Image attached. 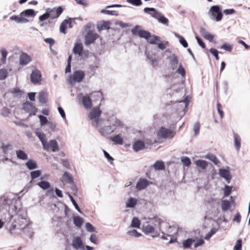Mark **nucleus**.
I'll list each match as a JSON object with an SVG mask.
<instances>
[{
    "mask_svg": "<svg viewBox=\"0 0 250 250\" xmlns=\"http://www.w3.org/2000/svg\"><path fill=\"white\" fill-rule=\"evenodd\" d=\"M51 19H54L58 18L62 13L63 9L61 6L52 9L48 8L47 10Z\"/></svg>",
    "mask_w": 250,
    "mask_h": 250,
    "instance_id": "nucleus-11",
    "label": "nucleus"
},
{
    "mask_svg": "<svg viewBox=\"0 0 250 250\" xmlns=\"http://www.w3.org/2000/svg\"><path fill=\"white\" fill-rule=\"evenodd\" d=\"M200 33L202 36L206 39L209 41L210 42H212L214 39V36L207 32L205 29L202 28L200 30Z\"/></svg>",
    "mask_w": 250,
    "mask_h": 250,
    "instance_id": "nucleus-25",
    "label": "nucleus"
},
{
    "mask_svg": "<svg viewBox=\"0 0 250 250\" xmlns=\"http://www.w3.org/2000/svg\"><path fill=\"white\" fill-rule=\"evenodd\" d=\"M217 111L220 115V118L222 119L224 117V112L223 111V107L221 104L218 102L217 104Z\"/></svg>",
    "mask_w": 250,
    "mask_h": 250,
    "instance_id": "nucleus-50",
    "label": "nucleus"
},
{
    "mask_svg": "<svg viewBox=\"0 0 250 250\" xmlns=\"http://www.w3.org/2000/svg\"><path fill=\"white\" fill-rule=\"evenodd\" d=\"M27 168L30 170H33L37 168V164L36 162L33 160H28L25 164Z\"/></svg>",
    "mask_w": 250,
    "mask_h": 250,
    "instance_id": "nucleus-31",
    "label": "nucleus"
},
{
    "mask_svg": "<svg viewBox=\"0 0 250 250\" xmlns=\"http://www.w3.org/2000/svg\"><path fill=\"white\" fill-rule=\"evenodd\" d=\"M157 19L159 21V22L164 24L168 25V20L167 19L161 15L160 14L159 15L158 17L157 18Z\"/></svg>",
    "mask_w": 250,
    "mask_h": 250,
    "instance_id": "nucleus-44",
    "label": "nucleus"
},
{
    "mask_svg": "<svg viewBox=\"0 0 250 250\" xmlns=\"http://www.w3.org/2000/svg\"><path fill=\"white\" fill-rule=\"evenodd\" d=\"M209 14L211 18L217 21H220L223 18V14L220 11V7L218 5H214L210 7Z\"/></svg>",
    "mask_w": 250,
    "mask_h": 250,
    "instance_id": "nucleus-4",
    "label": "nucleus"
},
{
    "mask_svg": "<svg viewBox=\"0 0 250 250\" xmlns=\"http://www.w3.org/2000/svg\"><path fill=\"white\" fill-rule=\"evenodd\" d=\"M127 234L129 235L130 236L135 237H138L141 236V234L139 232H138L135 229H132L129 230L127 232Z\"/></svg>",
    "mask_w": 250,
    "mask_h": 250,
    "instance_id": "nucleus-43",
    "label": "nucleus"
},
{
    "mask_svg": "<svg viewBox=\"0 0 250 250\" xmlns=\"http://www.w3.org/2000/svg\"><path fill=\"white\" fill-rule=\"evenodd\" d=\"M68 26H69V27H71V22L70 21L66 19L63 21L60 26V32L64 34H66L67 33L66 29L67 28Z\"/></svg>",
    "mask_w": 250,
    "mask_h": 250,
    "instance_id": "nucleus-19",
    "label": "nucleus"
},
{
    "mask_svg": "<svg viewBox=\"0 0 250 250\" xmlns=\"http://www.w3.org/2000/svg\"><path fill=\"white\" fill-rule=\"evenodd\" d=\"M209 52L215 57L216 60H219L218 51L216 49L211 48L210 49Z\"/></svg>",
    "mask_w": 250,
    "mask_h": 250,
    "instance_id": "nucleus-57",
    "label": "nucleus"
},
{
    "mask_svg": "<svg viewBox=\"0 0 250 250\" xmlns=\"http://www.w3.org/2000/svg\"><path fill=\"white\" fill-rule=\"evenodd\" d=\"M29 224V220L26 214H21L20 213V211H18L14 222H12L9 231L11 233H13V231L16 229L23 230Z\"/></svg>",
    "mask_w": 250,
    "mask_h": 250,
    "instance_id": "nucleus-1",
    "label": "nucleus"
},
{
    "mask_svg": "<svg viewBox=\"0 0 250 250\" xmlns=\"http://www.w3.org/2000/svg\"><path fill=\"white\" fill-rule=\"evenodd\" d=\"M23 109L27 112L30 113V115H35L37 111V108L31 103L26 102L23 104Z\"/></svg>",
    "mask_w": 250,
    "mask_h": 250,
    "instance_id": "nucleus-14",
    "label": "nucleus"
},
{
    "mask_svg": "<svg viewBox=\"0 0 250 250\" xmlns=\"http://www.w3.org/2000/svg\"><path fill=\"white\" fill-rule=\"evenodd\" d=\"M62 182L66 183H73V178L71 175L67 172H65L62 175Z\"/></svg>",
    "mask_w": 250,
    "mask_h": 250,
    "instance_id": "nucleus-21",
    "label": "nucleus"
},
{
    "mask_svg": "<svg viewBox=\"0 0 250 250\" xmlns=\"http://www.w3.org/2000/svg\"><path fill=\"white\" fill-rule=\"evenodd\" d=\"M38 185L43 189H47L50 187L49 182L47 181H41L38 183Z\"/></svg>",
    "mask_w": 250,
    "mask_h": 250,
    "instance_id": "nucleus-40",
    "label": "nucleus"
},
{
    "mask_svg": "<svg viewBox=\"0 0 250 250\" xmlns=\"http://www.w3.org/2000/svg\"><path fill=\"white\" fill-rule=\"evenodd\" d=\"M31 61V56L26 53L22 52L20 56L19 62L21 65H26L30 63Z\"/></svg>",
    "mask_w": 250,
    "mask_h": 250,
    "instance_id": "nucleus-12",
    "label": "nucleus"
},
{
    "mask_svg": "<svg viewBox=\"0 0 250 250\" xmlns=\"http://www.w3.org/2000/svg\"><path fill=\"white\" fill-rule=\"evenodd\" d=\"M82 102L85 108L88 109L92 107V100L89 96H83L82 98Z\"/></svg>",
    "mask_w": 250,
    "mask_h": 250,
    "instance_id": "nucleus-22",
    "label": "nucleus"
},
{
    "mask_svg": "<svg viewBox=\"0 0 250 250\" xmlns=\"http://www.w3.org/2000/svg\"><path fill=\"white\" fill-rule=\"evenodd\" d=\"M175 131L173 130L161 127L157 132V136L159 138L163 139H171L175 135Z\"/></svg>",
    "mask_w": 250,
    "mask_h": 250,
    "instance_id": "nucleus-3",
    "label": "nucleus"
},
{
    "mask_svg": "<svg viewBox=\"0 0 250 250\" xmlns=\"http://www.w3.org/2000/svg\"><path fill=\"white\" fill-rule=\"evenodd\" d=\"M149 182L146 179L140 178L136 185V188L141 190L146 188L149 185Z\"/></svg>",
    "mask_w": 250,
    "mask_h": 250,
    "instance_id": "nucleus-17",
    "label": "nucleus"
},
{
    "mask_svg": "<svg viewBox=\"0 0 250 250\" xmlns=\"http://www.w3.org/2000/svg\"><path fill=\"white\" fill-rule=\"evenodd\" d=\"M220 176L224 178L226 181L229 183L231 179V175L230 171L226 169H220L219 170Z\"/></svg>",
    "mask_w": 250,
    "mask_h": 250,
    "instance_id": "nucleus-16",
    "label": "nucleus"
},
{
    "mask_svg": "<svg viewBox=\"0 0 250 250\" xmlns=\"http://www.w3.org/2000/svg\"><path fill=\"white\" fill-rule=\"evenodd\" d=\"M234 146L236 149L239 150L241 147V138L238 134L234 133Z\"/></svg>",
    "mask_w": 250,
    "mask_h": 250,
    "instance_id": "nucleus-28",
    "label": "nucleus"
},
{
    "mask_svg": "<svg viewBox=\"0 0 250 250\" xmlns=\"http://www.w3.org/2000/svg\"><path fill=\"white\" fill-rule=\"evenodd\" d=\"M194 243V249L202 246L204 244L205 241L204 239H194L193 238H188L187 240L183 241L182 245L184 249H191V246Z\"/></svg>",
    "mask_w": 250,
    "mask_h": 250,
    "instance_id": "nucleus-2",
    "label": "nucleus"
},
{
    "mask_svg": "<svg viewBox=\"0 0 250 250\" xmlns=\"http://www.w3.org/2000/svg\"><path fill=\"white\" fill-rule=\"evenodd\" d=\"M137 204V200L133 197H130L126 202V207L134 208Z\"/></svg>",
    "mask_w": 250,
    "mask_h": 250,
    "instance_id": "nucleus-29",
    "label": "nucleus"
},
{
    "mask_svg": "<svg viewBox=\"0 0 250 250\" xmlns=\"http://www.w3.org/2000/svg\"><path fill=\"white\" fill-rule=\"evenodd\" d=\"M16 154L17 157L22 160H26L28 159L27 155L22 150L16 151Z\"/></svg>",
    "mask_w": 250,
    "mask_h": 250,
    "instance_id": "nucleus-34",
    "label": "nucleus"
},
{
    "mask_svg": "<svg viewBox=\"0 0 250 250\" xmlns=\"http://www.w3.org/2000/svg\"><path fill=\"white\" fill-rule=\"evenodd\" d=\"M36 15V13L33 9H29L22 11L20 14V16L25 18H34Z\"/></svg>",
    "mask_w": 250,
    "mask_h": 250,
    "instance_id": "nucleus-20",
    "label": "nucleus"
},
{
    "mask_svg": "<svg viewBox=\"0 0 250 250\" xmlns=\"http://www.w3.org/2000/svg\"><path fill=\"white\" fill-rule=\"evenodd\" d=\"M127 1L135 6H139L142 4L141 0H127Z\"/></svg>",
    "mask_w": 250,
    "mask_h": 250,
    "instance_id": "nucleus-56",
    "label": "nucleus"
},
{
    "mask_svg": "<svg viewBox=\"0 0 250 250\" xmlns=\"http://www.w3.org/2000/svg\"><path fill=\"white\" fill-rule=\"evenodd\" d=\"M84 75V73L82 70L75 71L72 75H70L69 76V82L71 83L75 82H81L83 80Z\"/></svg>",
    "mask_w": 250,
    "mask_h": 250,
    "instance_id": "nucleus-5",
    "label": "nucleus"
},
{
    "mask_svg": "<svg viewBox=\"0 0 250 250\" xmlns=\"http://www.w3.org/2000/svg\"><path fill=\"white\" fill-rule=\"evenodd\" d=\"M221 48L225 49L227 51L231 52L232 49V46L230 44L225 43L221 46Z\"/></svg>",
    "mask_w": 250,
    "mask_h": 250,
    "instance_id": "nucleus-59",
    "label": "nucleus"
},
{
    "mask_svg": "<svg viewBox=\"0 0 250 250\" xmlns=\"http://www.w3.org/2000/svg\"><path fill=\"white\" fill-rule=\"evenodd\" d=\"M73 53L76 55H79L80 57L84 56L87 57L89 54L88 50L83 51V45L82 43H76L73 50Z\"/></svg>",
    "mask_w": 250,
    "mask_h": 250,
    "instance_id": "nucleus-7",
    "label": "nucleus"
},
{
    "mask_svg": "<svg viewBox=\"0 0 250 250\" xmlns=\"http://www.w3.org/2000/svg\"><path fill=\"white\" fill-rule=\"evenodd\" d=\"M143 230L146 234L151 233L154 232V228L150 225H147L143 227Z\"/></svg>",
    "mask_w": 250,
    "mask_h": 250,
    "instance_id": "nucleus-38",
    "label": "nucleus"
},
{
    "mask_svg": "<svg viewBox=\"0 0 250 250\" xmlns=\"http://www.w3.org/2000/svg\"><path fill=\"white\" fill-rule=\"evenodd\" d=\"M49 18H50L49 15L48 14V13L46 11V12L45 13H44V14H43L39 17V20L41 21H43L45 20H47Z\"/></svg>",
    "mask_w": 250,
    "mask_h": 250,
    "instance_id": "nucleus-62",
    "label": "nucleus"
},
{
    "mask_svg": "<svg viewBox=\"0 0 250 250\" xmlns=\"http://www.w3.org/2000/svg\"><path fill=\"white\" fill-rule=\"evenodd\" d=\"M48 94L44 91L40 93L39 96V100L42 104H46L47 101Z\"/></svg>",
    "mask_w": 250,
    "mask_h": 250,
    "instance_id": "nucleus-27",
    "label": "nucleus"
},
{
    "mask_svg": "<svg viewBox=\"0 0 250 250\" xmlns=\"http://www.w3.org/2000/svg\"><path fill=\"white\" fill-rule=\"evenodd\" d=\"M170 66L172 70H175L178 66V59L177 57L174 55L173 56L170 57Z\"/></svg>",
    "mask_w": 250,
    "mask_h": 250,
    "instance_id": "nucleus-24",
    "label": "nucleus"
},
{
    "mask_svg": "<svg viewBox=\"0 0 250 250\" xmlns=\"http://www.w3.org/2000/svg\"><path fill=\"white\" fill-rule=\"evenodd\" d=\"M131 32L133 35H138L140 37L145 38L146 40L150 37V32L145 30H141L140 26L139 25H136L132 28Z\"/></svg>",
    "mask_w": 250,
    "mask_h": 250,
    "instance_id": "nucleus-6",
    "label": "nucleus"
},
{
    "mask_svg": "<svg viewBox=\"0 0 250 250\" xmlns=\"http://www.w3.org/2000/svg\"><path fill=\"white\" fill-rule=\"evenodd\" d=\"M0 52H1V55H2V59H1V62H2V63H5V62H6V57L7 55V52L4 48L1 49L0 50Z\"/></svg>",
    "mask_w": 250,
    "mask_h": 250,
    "instance_id": "nucleus-49",
    "label": "nucleus"
},
{
    "mask_svg": "<svg viewBox=\"0 0 250 250\" xmlns=\"http://www.w3.org/2000/svg\"><path fill=\"white\" fill-rule=\"evenodd\" d=\"M102 113V111L98 107H94L91 110L89 114L88 117L90 120H94L96 126H98L99 119V118Z\"/></svg>",
    "mask_w": 250,
    "mask_h": 250,
    "instance_id": "nucleus-8",
    "label": "nucleus"
},
{
    "mask_svg": "<svg viewBox=\"0 0 250 250\" xmlns=\"http://www.w3.org/2000/svg\"><path fill=\"white\" fill-rule=\"evenodd\" d=\"M145 13H149L152 17L157 19L160 13L157 12L154 8L146 7L144 9Z\"/></svg>",
    "mask_w": 250,
    "mask_h": 250,
    "instance_id": "nucleus-23",
    "label": "nucleus"
},
{
    "mask_svg": "<svg viewBox=\"0 0 250 250\" xmlns=\"http://www.w3.org/2000/svg\"><path fill=\"white\" fill-rule=\"evenodd\" d=\"M11 146L10 144L5 145L2 144L1 148L2 149L3 152L6 154L7 153V151L10 148Z\"/></svg>",
    "mask_w": 250,
    "mask_h": 250,
    "instance_id": "nucleus-60",
    "label": "nucleus"
},
{
    "mask_svg": "<svg viewBox=\"0 0 250 250\" xmlns=\"http://www.w3.org/2000/svg\"><path fill=\"white\" fill-rule=\"evenodd\" d=\"M73 222L76 226L81 227L83 224V221L82 218L78 216L73 218Z\"/></svg>",
    "mask_w": 250,
    "mask_h": 250,
    "instance_id": "nucleus-37",
    "label": "nucleus"
},
{
    "mask_svg": "<svg viewBox=\"0 0 250 250\" xmlns=\"http://www.w3.org/2000/svg\"><path fill=\"white\" fill-rule=\"evenodd\" d=\"M11 20L15 21L17 22H27L28 20L25 18L22 17V16L18 17L17 16H12L10 17Z\"/></svg>",
    "mask_w": 250,
    "mask_h": 250,
    "instance_id": "nucleus-30",
    "label": "nucleus"
},
{
    "mask_svg": "<svg viewBox=\"0 0 250 250\" xmlns=\"http://www.w3.org/2000/svg\"><path fill=\"white\" fill-rule=\"evenodd\" d=\"M140 225L141 222L140 220L137 217H133L132 220L131 226L133 228H140Z\"/></svg>",
    "mask_w": 250,
    "mask_h": 250,
    "instance_id": "nucleus-39",
    "label": "nucleus"
},
{
    "mask_svg": "<svg viewBox=\"0 0 250 250\" xmlns=\"http://www.w3.org/2000/svg\"><path fill=\"white\" fill-rule=\"evenodd\" d=\"M231 207L230 202L227 200L222 201L221 208L223 211H226L229 209Z\"/></svg>",
    "mask_w": 250,
    "mask_h": 250,
    "instance_id": "nucleus-33",
    "label": "nucleus"
},
{
    "mask_svg": "<svg viewBox=\"0 0 250 250\" xmlns=\"http://www.w3.org/2000/svg\"><path fill=\"white\" fill-rule=\"evenodd\" d=\"M148 42L152 44H157L158 42H160L161 41L159 37L156 35H151L150 37L147 40Z\"/></svg>",
    "mask_w": 250,
    "mask_h": 250,
    "instance_id": "nucleus-35",
    "label": "nucleus"
},
{
    "mask_svg": "<svg viewBox=\"0 0 250 250\" xmlns=\"http://www.w3.org/2000/svg\"><path fill=\"white\" fill-rule=\"evenodd\" d=\"M215 233V230L214 229H211L210 230V231L208 233L205 238L206 239V240H209L210 239V238Z\"/></svg>",
    "mask_w": 250,
    "mask_h": 250,
    "instance_id": "nucleus-64",
    "label": "nucleus"
},
{
    "mask_svg": "<svg viewBox=\"0 0 250 250\" xmlns=\"http://www.w3.org/2000/svg\"><path fill=\"white\" fill-rule=\"evenodd\" d=\"M200 124L199 122H197L194 124L193 129L195 132V135H197L200 131Z\"/></svg>",
    "mask_w": 250,
    "mask_h": 250,
    "instance_id": "nucleus-58",
    "label": "nucleus"
},
{
    "mask_svg": "<svg viewBox=\"0 0 250 250\" xmlns=\"http://www.w3.org/2000/svg\"><path fill=\"white\" fill-rule=\"evenodd\" d=\"M177 73L180 74L183 77H185L186 75L185 70L181 63L179 65V67L177 70Z\"/></svg>",
    "mask_w": 250,
    "mask_h": 250,
    "instance_id": "nucleus-46",
    "label": "nucleus"
},
{
    "mask_svg": "<svg viewBox=\"0 0 250 250\" xmlns=\"http://www.w3.org/2000/svg\"><path fill=\"white\" fill-rule=\"evenodd\" d=\"M242 240L241 239H239L236 241L235 245L234 247V250H242Z\"/></svg>",
    "mask_w": 250,
    "mask_h": 250,
    "instance_id": "nucleus-53",
    "label": "nucleus"
},
{
    "mask_svg": "<svg viewBox=\"0 0 250 250\" xmlns=\"http://www.w3.org/2000/svg\"><path fill=\"white\" fill-rule=\"evenodd\" d=\"M90 240L92 243H93L95 244H98V239L96 235L95 234H91L90 237Z\"/></svg>",
    "mask_w": 250,
    "mask_h": 250,
    "instance_id": "nucleus-63",
    "label": "nucleus"
},
{
    "mask_svg": "<svg viewBox=\"0 0 250 250\" xmlns=\"http://www.w3.org/2000/svg\"><path fill=\"white\" fill-rule=\"evenodd\" d=\"M232 191V187L226 185L224 188V196L227 197L229 195Z\"/></svg>",
    "mask_w": 250,
    "mask_h": 250,
    "instance_id": "nucleus-47",
    "label": "nucleus"
},
{
    "mask_svg": "<svg viewBox=\"0 0 250 250\" xmlns=\"http://www.w3.org/2000/svg\"><path fill=\"white\" fill-rule=\"evenodd\" d=\"M206 158L209 159L216 165L219 163L216 156L213 154H208L206 156Z\"/></svg>",
    "mask_w": 250,
    "mask_h": 250,
    "instance_id": "nucleus-42",
    "label": "nucleus"
},
{
    "mask_svg": "<svg viewBox=\"0 0 250 250\" xmlns=\"http://www.w3.org/2000/svg\"><path fill=\"white\" fill-rule=\"evenodd\" d=\"M178 38L179 39V42L181 43V44L185 48L187 47L188 46V43L186 41V40L184 39L183 37L180 35H178Z\"/></svg>",
    "mask_w": 250,
    "mask_h": 250,
    "instance_id": "nucleus-52",
    "label": "nucleus"
},
{
    "mask_svg": "<svg viewBox=\"0 0 250 250\" xmlns=\"http://www.w3.org/2000/svg\"><path fill=\"white\" fill-rule=\"evenodd\" d=\"M153 167L156 170H162L165 169V165L163 162L157 161L153 165Z\"/></svg>",
    "mask_w": 250,
    "mask_h": 250,
    "instance_id": "nucleus-26",
    "label": "nucleus"
},
{
    "mask_svg": "<svg viewBox=\"0 0 250 250\" xmlns=\"http://www.w3.org/2000/svg\"><path fill=\"white\" fill-rule=\"evenodd\" d=\"M30 80L34 84H40L42 81V74L38 69L33 70L30 75Z\"/></svg>",
    "mask_w": 250,
    "mask_h": 250,
    "instance_id": "nucleus-10",
    "label": "nucleus"
},
{
    "mask_svg": "<svg viewBox=\"0 0 250 250\" xmlns=\"http://www.w3.org/2000/svg\"><path fill=\"white\" fill-rule=\"evenodd\" d=\"M32 179H34L36 178L39 177L41 175V172L40 170L33 171L30 173Z\"/></svg>",
    "mask_w": 250,
    "mask_h": 250,
    "instance_id": "nucleus-51",
    "label": "nucleus"
},
{
    "mask_svg": "<svg viewBox=\"0 0 250 250\" xmlns=\"http://www.w3.org/2000/svg\"><path fill=\"white\" fill-rule=\"evenodd\" d=\"M182 162L186 166H189L191 164L190 159L188 157H184L182 158Z\"/></svg>",
    "mask_w": 250,
    "mask_h": 250,
    "instance_id": "nucleus-55",
    "label": "nucleus"
},
{
    "mask_svg": "<svg viewBox=\"0 0 250 250\" xmlns=\"http://www.w3.org/2000/svg\"><path fill=\"white\" fill-rule=\"evenodd\" d=\"M99 38V35L92 31L89 30L84 37V43L86 45H89L94 43L95 40Z\"/></svg>",
    "mask_w": 250,
    "mask_h": 250,
    "instance_id": "nucleus-9",
    "label": "nucleus"
},
{
    "mask_svg": "<svg viewBox=\"0 0 250 250\" xmlns=\"http://www.w3.org/2000/svg\"><path fill=\"white\" fill-rule=\"evenodd\" d=\"M39 118L40 119L41 125L42 126L44 125L47 123V119L45 116L43 115H39Z\"/></svg>",
    "mask_w": 250,
    "mask_h": 250,
    "instance_id": "nucleus-54",
    "label": "nucleus"
},
{
    "mask_svg": "<svg viewBox=\"0 0 250 250\" xmlns=\"http://www.w3.org/2000/svg\"><path fill=\"white\" fill-rule=\"evenodd\" d=\"M69 197H70V199L71 200V201L72 202V204H73V205L74 206L75 208L79 212H81V209L79 207V206L78 205V204H77L76 202L75 201V200L74 199V198L72 197V196L70 195H69Z\"/></svg>",
    "mask_w": 250,
    "mask_h": 250,
    "instance_id": "nucleus-61",
    "label": "nucleus"
},
{
    "mask_svg": "<svg viewBox=\"0 0 250 250\" xmlns=\"http://www.w3.org/2000/svg\"><path fill=\"white\" fill-rule=\"evenodd\" d=\"M196 165L202 169H205L208 166V163L207 162L202 160H199L197 161L196 162Z\"/></svg>",
    "mask_w": 250,
    "mask_h": 250,
    "instance_id": "nucleus-41",
    "label": "nucleus"
},
{
    "mask_svg": "<svg viewBox=\"0 0 250 250\" xmlns=\"http://www.w3.org/2000/svg\"><path fill=\"white\" fill-rule=\"evenodd\" d=\"M72 60V56L70 55L67 60V65L65 68V73H69L71 72V62Z\"/></svg>",
    "mask_w": 250,
    "mask_h": 250,
    "instance_id": "nucleus-48",
    "label": "nucleus"
},
{
    "mask_svg": "<svg viewBox=\"0 0 250 250\" xmlns=\"http://www.w3.org/2000/svg\"><path fill=\"white\" fill-rule=\"evenodd\" d=\"M8 75L7 71L5 69H0V80L6 79Z\"/></svg>",
    "mask_w": 250,
    "mask_h": 250,
    "instance_id": "nucleus-45",
    "label": "nucleus"
},
{
    "mask_svg": "<svg viewBox=\"0 0 250 250\" xmlns=\"http://www.w3.org/2000/svg\"><path fill=\"white\" fill-rule=\"evenodd\" d=\"M36 135L39 137L40 141L42 142L43 147H45V144L47 141L45 140V135L43 133L41 132H37Z\"/></svg>",
    "mask_w": 250,
    "mask_h": 250,
    "instance_id": "nucleus-36",
    "label": "nucleus"
},
{
    "mask_svg": "<svg viewBox=\"0 0 250 250\" xmlns=\"http://www.w3.org/2000/svg\"><path fill=\"white\" fill-rule=\"evenodd\" d=\"M145 143L142 140L135 141L132 145L133 150L136 152L143 150L145 148Z\"/></svg>",
    "mask_w": 250,
    "mask_h": 250,
    "instance_id": "nucleus-18",
    "label": "nucleus"
},
{
    "mask_svg": "<svg viewBox=\"0 0 250 250\" xmlns=\"http://www.w3.org/2000/svg\"><path fill=\"white\" fill-rule=\"evenodd\" d=\"M72 246L73 247L78 250L79 249H83L84 245L83 242L80 237H76L72 240Z\"/></svg>",
    "mask_w": 250,
    "mask_h": 250,
    "instance_id": "nucleus-15",
    "label": "nucleus"
},
{
    "mask_svg": "<svg viewBox=\"0 0 250 250\" xmlns=\"http://www.w3.org/2000/svg\"><path fill=\"white\" fill-rule=\"evenodd\" d=\"M110 140L116 144L122 145L124 143L123 139L120 134L111 137Z\"/></svg>",
    "mask_w": 250,
    "mask_h": 250,
    "instance_id": "nucleus-32",
    "label": "nucleus"
},
{
    "mask_svg": "<svg viewBox=\"0 0 250 250\" xmlns=\"http://www.w3.org/2000/svg\"><path fill=\"white\" fill-rule=\"evenodd\" d=\"M45 146V147H43V148L47 151L51 150L53 152H55L59 150L58 143L55 140H50L49 143L46 142Z\"/></svg>",
    "mask_w": 250,
    "mask_h": 250,
    "instance_id": "nucleus-13",
    "label": "nucleus"
}]
</instances>
